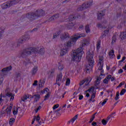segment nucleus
I'll return each mask as SVG.
<instances>
[{
    "label": "nucleus",
    "instance_id": "338daca9",
    "mask_svg": "<svg viewBox=\"0 0 126 126\" xmlns=\"http://www.w3.org/2000/svg\"><path fill=\"white\" fill-rule=\"evenodd\" d=\"M83 98H84V96L83 95H79V100H82Z\"/></svg>",
    "mask_w": 126,
    "mask_h": 126
},
{
    "label": "nucleus",
    "instance_id": "bb28decb",
    "mask_svg": "<svg viewBox=\"0 0 126 126\" xmlns=\"http://www.w3.org/2000/svg\"><path fill=\"white\" fill-rule=\"evenodd\" d=\"M101 80H102V78L101 77H97L96 81L94 82V86H98L100 84Z\"/></svg>",
    "mask_w": 126,
    "mask_h": 126
},
{
    "label": "nucleus",
    "instance_id": "864d4df0",
    "mask_svg": "<svg viewBox=\"0 0 126 126\" xmlns=\"http://www.w3.org/2000/svg\"><path fill=\"white\" fill-rule=\"evenodd\" d=\"M32 86H38V81L35 80L32 84Z\"/></svg>",
    "mask_w": 126,
    "mask_h": 126
},
{
    "label": "nucleus",
    "instance_id": "c03bdc74",
    "mask_svg": "<svg viewBox=\"0 0 126 126\" xmlns=\"http://www.w3.org/2000/svg\"><path fill=\"white\" fill-rule=\"evenodd\" d=\"M97 27H98V28H104L105 29H106V28H107V27H105L102 25V24H100V23H98L97 25Z\"/></svg>",
    "mask_w": 126,
    "mask_h": 126
},
{
    "label": "nucleus",
    "instance_id": "6e6552de",
    "mask_svg": "<svg viewBox=\"0 0 126 126\" xmlns=\"http://www.w3.org/2000/svg\"><path fill=\"white\" fill-rule=\"evenodd\" d=\"M8 90H9V88H7L5 91L6 96L8 97V98H10V101L12 102V101L14 100V96H15V94L10 93V92H9Z\"/></svg>",
    "mask_w": 126,
    "mask_h": 126
},
{
    "label": "nucleus",
    "instance_id": "79ce46f5",
    "mask_svg": "<svg viewBox=\"0 0 126 126\" xmlns=\"http://www.w3.org/2000/svg\"><path fill=\"white\" fill-rule=\"evenodd\" d=\"M50 96H51V93H48V94H47L44 96V101L48 100Z\"/></svg>",
    "mask_w": 126,
    "mask_h": 126
},
{
    "label": "nucleus",
    "instance_id": "a211bd4d",
    "mask_svg": "<svg viewBox=\"0 0 126 126\" xmlns=\"http://www.w3.org/2000/svg\"><path fill=\"white\" fill-rule=\"evenodd\" d=\"M12 69V67L11 66V65H10L7 67H5V68H3L1 71L0 70V73L1 72H3V73L7 72V71H10V70H11V69ZM0 75H1L0 74Z\"/></svg>",
    "mask_w": 126,
    "mask_h": 126
},
{
    "label": "nucleus",
    "instance_id": "473e14b6",
    "mask_svg": "<svg viewBox=\"0 0 126 126\" xmlns=\"http://www.w3.org/2000/svg\"><path fill=\"white\" fill-rule=\"evenodd\" d=\"M41 93L42 94H48V93H50V90L48 88H45L43 91H41Z\"/></svg>",
    "mask_w": 126,
    "mask_h": 126
},
{
    "label": "nucleus",
    "instance_id": "4468645a",
    "mask_svg": "<svg viewBox=\"0 0 126 126\" xmlns=\"http://www.w3.org/2000/svg\"><path fill=\"white\" fill-rule=\"evenodd\" d=\"M78 118V114H77L67 122V125H70V124H71L72 125H73L74 122L76 121V120H77Z\"/></svg>",
    "mask_w": 126,
    "mask_h": 126
},
{
    "label": "nucleus",
    "instance_id": "a19ab883",
    "mask_svg": "<svg viewBox=\"0 0 126 126\" xmlns=\"http://www.w3.org/2000/svg\"><path fill=\"white\" fill-rule=\"evenodd\" d=\"M122 8H120L118 9V12H119V13H117V18H119V17H121V16L122 15Z\"/></svg>",
    "mask_w": 126,
    "mask_h": 126
},
{
    "label": "nucleus",
    "instance_id": "0e129e2a",
    "mask_svg": "<svg viewBox=\"0 0 126 126\" xmlns=\"http://www.w3.org/2000/svg\"><path fill=\"white\" fill-rule=\"evenodd\" d=\"M2 82H3V77H1L0 78V85H1Z\"/></svg>",
    "mask_w": 126,
    "mask_h": 126
},
{
    "label": "nucleus",
    "instance_id": "e2e57ef3",
    "mask_svg": "<svg viewBox=\"0 0 126 126\" xmlns=\"http://www.w3.org/2000/svg\"><path fill=\"white\" fill-rule=\"evenodd\" d=\"M88 90L89 93H91V92H93V90H94V89L93 88H90Z\"/></svg>",
    "mask_w": 126,
    "mask_h": 126
},
{
    "label": "nucleus",
    "instance_id": "4be33fe9",
    "mask_svg": "<svg viewBox=\"0 0 126 126\" xmlns=\"http://www.w3.org/2000/svg\"><path fill=\"white\" fill-rule=\"evenodd\" d=\"M37 71H38V66H34L31 71V73L32 74V76H34V75H35L36 73H37Z\"/></svg>",
    "mask_w": 126,
    "mask_h": 126
},
{
    "label": "nucleus",
    "instance_id": "5701e85b",
    "mask_svg": "<svg viewBox=\"0 0 126 126\" xmlns=\"http://www.w3.org/2000/svg\"><path fill=\"white\" fill-rule=\"evenodd\" d=\"M40 119L41 118H40V116L39 115H37V116H34L32 120V125H33L34 123H35V121L37 123H39V121H40Z\"/></svg>",
    "mask_w": 126,
    "mask_h": 126
},
{
    "label": "nucleus",
    "instance_id": "052dcab7",
    "mask_svg": "<svg viewBox=\"0 0 126 126\" xmlns=\"http://www.w3.org/2000/svg\"><path fill=\"white\" fill-rule=\"evenodd\" d=\"M95 97H96V94L94 93H93L91 96L92 99H94Z\"/></svg>",
    "mask_w": 126,
    "mask_h": 126
},
{
    "label": "nucleus",
    "instance_id": "ddd939ff",
    "mask_svg": "<svg viewBox=\"0 0 126 126\" xmlns=\"http://www.w3.org/2000/svg\"><path fill=\"white\" fill-rule=\"evenodd\" d=\"M12 109V107L11 106H9L8 107L5 111H2L1 112V115H4L5 113L7 114V117H10V115L11 114V109Z\"/></svg>",
    "mask_w": 126,
    "mask_h": 126
},
{
    "label": "nucleus",
    "instance_id": "774afa93",
    "mask_svg": "<svg viewBox=\"0 0 126 126\" xmlns=\"http://www.w3.org/2000/svg\"><path fill=\"white\" fill-rule=\"evenodd\" d=\"M92 126H97V123L95 122H93L92 123Z\"/></svg>",
    "mask_w": 126,
    "mask_h": 126
},
{
    "label": "nucleus",
    "instance_id": "c85d7f7f",
    "mask_svg": "<svg viewBox=\"0 0 126 126\" xmlns=\"http://www.w3.org/2000/svg\"><path fill=\"white\" fill-rule=\"evenodd\" d=\"M101 48V40H98L96 42V51L99 52Z\"/></svg>",
    "mask_w": 126,
    "mask_h": 126
},
{
    "label": "nucleus",
    "instance_id": "7ed1b4c3",
    "mask_svg": "<svg viewBox=\"0 0 126 126\" xmlns=\"http://www.w3.org/2000/svg\"><path fill=\"white\" fill-rule=\"evenodd\" d=\"M83 55V50L82 48H79L76 50H74L71 55L72 62H78L79 63L81 61V58Z\"/></svg>",
    "mask_w": 126,
    "mask_h": 126
},
{
    "label": "nucleus",
    "instance_id": "f704fd0d",
    "mask_svg": "<svg viewBox=\"0 0 126 126\" xmlns=\"http://www.w3.org/2000/svg\"><path fill=\"white\" fill-rule=\"evenodd\" d=\"M61 33H62V31H59V32H56L53 35V39H56V38H58L60 35H61Z\"/></svg>",
    "mask_w": 126,
    "mask_h": 126
},
{
    "label": "nucleus",
    "instance_id": "680f3d73",
    "mask_svg": "<svg viewBox=\"0 0 126 126\" xmlns=\"http://www.w3.org/2000/svg\"><path fill=\"white\" fill-rule=\"evenodd\" d=\"M17 113H18V110L17 109L13 111V114L14 116H15V115H17Z\"/></svg>",
    "mask_w": 126,
    "mask_h": 126
},
{
    "label": "nucleus",
    "instance_id": "f8f14e48",
    "mask_svg": "<svg viewBox=\"0 0 126 126\" xmlns=\"http://www.w3.org/2000/svg\"><path fill=\"white\" fill-rule=\"evenodd\" d=\"M103 61H104V57L99 56L98 63V69L101 70L103 67V64H102L103 63Z\"/></svg>",
    "mask_w": 126,
    "mask_h": 126
},
{
    "label": "nucleus",
    "instance_id": "9b49d317",
    "mask_svg": "<svg viewBox=\"0 0 126 126\" xmlns=\"http://www.w3.org/2000/svg\"><path fill=\"white\" fill-rule=\"evenodd\" d=\"M30 38V37H29V35H23L22 37H21L19 39L18 43L17 44V47H18L19 44H22V43H23L24 41H27V40H29Z\"/></svg>",
    "mask_w": 126,
    "mask_h": 126
},
{
    "label": "nucleus",
    "instance_id": "49530a36",
    "mask_svg": "<svg viewBox=\"0 0 126 126\" xmlns=\"http://www.w3.org/2000/svg\"><path fill=\"white\" fill-rule=\"evenodd\" d=\"M70 84V79L69 78H67L66 80L65 85L66 86H68Z\"/></svg>",
    "mask_w": 126,
    "mask_h": 126
},
{
    "label": "nucleus",
    "instance_id": "412c9836",
    "mask_svg": "<svg viewBox=\"0 0 126 126\" xmlns=\"http://www.w3.org/2000/svg\"><path fill=\"white\" fill-rule=\"evenodd\" d=\"M68 52V48H66V47H65V48H63L61 49L60 55L61 56H64L66 55V53Z\"/></svg>",
    "mask_w": 126,
    "mask_h": 126
},
{
    "label": "nucleus",
    "instance_id": "5fc2aeb1",
    "mask_svg": "<svg viewBox=\"0 0 126 126\" xmlns=\"http://www.w3.org/2000/svg\"><path fill=\"white\" fill-rule=\"evenodd\" d=\"M59 106H60V105L58 104H56L53 106V110H56V109H58V108H59Z\"/></svg>",
    "mask_w": 126,
    "mask_h": 126
},
{
    "label": "nucleus",
    "instance_id": "7c9ffc66",
    "mask_svg": "<svg viewBox=\"0 0 126 126\" xmlns=\"http://www.w3.org/2000/svg\"><path fill=\"white\" fill-rule=\"evenodd\" d=\"M33 97H34L35 102H38V101H39V99H41V95L39 94H35L33 95Z\"/></svg>",
    "mask_w": 126,
    "mask_h": 126
},
{
    "label": "nucleus",
    "instance_id": "c9c22d12",
    "mask_svg": "<svg viewBox=\"0 0 126 126\" xmlns=\"http://www.w3.org/2000/svg\"><path fill=\"white\" fill-rule=\"evenodd\" d=\"M88 45H89V41L88 40L85 39L82 41V47H85V46H88Z\"/></svg>",
    "mask_w": 126,
    "mask_h": 126
},
{
    "label": "nucleus",
    "instance_id": "0eeeda50",
    "mask_svg": "<svg viewBox=\"0 0 126 126\" xmlns=\"http://www.w3.org/2000/svg\"><path fill=\"white\" fill-rule=\"evenodd\" d=\"M76 41V39L75 37L71 38L70 40L68 41L64 44V48H66L68 50L72 46L75 45Z\"/></svg>",
    "mask_w": 126,
    "mask_h": 126
},
{
    "label": "nucleus",
    "instance_id": "3c124183",
    "mask_svg": "<svg viewBox=\"0 0 126 126\" xmlns=\"http://www.w3.org/2000/svg\"><path fill=\"white\" fill-rule=\"evenodd\" d=\"M126 89H123L120 92L121 96H123V95H124L125 94V93H126Z\"/></svg>",
    "mask_w": 126,
    "mask_h": 126
},
{
    "label": "nucleus",
    "instance_id": "13d9d810",
    "mask_svg": "<svg viewBox=\"0 0 126 126\" xmlns=\"http://www.w3.org/2000/svg\"><path fill=\"white\" fill-rule=\"evenodd\" d=\"M39 110H41V106H39L38 108L35 109V113H38Z\"/></svg>",
    "mask_w": 126,
    "mask_h": 126
},
{
    "label": "nucleus",
    "instance_id": "ea45409f",
    "mask_svg": "<svg viewBox=\"0 0 126 126\" xmlns=\"http://www.w3.org/2000/svg\"><path fill=\"white\" fill-rule=\"evenodd\" d=\"M21 76V74L20 73H16V75H15V77H16V79L14 80V81H17L18 80V79H19V77H20Z\"/></svg>",
    "mask_w": 126,
    "mask_h": 126
},
{
    "label": "nucleus",
    "instance_id": "bf43d9fd",
    "mask_svg": "<svg viewBox=\"0 0 126 126\" xmlns=\"http://www.w3.org/2000/svg\"><path fill=\"white\" fill-rule=\"evenodd\" d=\"M37 30H38L37 28H34L32 31L28 32L27 33H29V32L32 33V32H34V31H37Z\"/></svg>",
    "mask_w": 126,
    "mask_h": 126
},
{
    "label": "nucleus",
    "instance_id": "69168bd1",
    "mask_svg": "<svg viewBox=\"0 0 126 126\" xmlns=\"http://www.w3.org/2000/svg\"><path fill=\"white\" fill-rule=\"evenodd\" d=\"M123 72H124V70H123L122 69H120L118 70V73L119 74H121V73H123Z\"/></svg>",
    "mask_w": 126,
    "mask_h": 126
},
{
    "label": "nucleus",
    "instance_id": "72a5a7b5",
    "mask_svg": "<svg viewBox=\"0 0 126 126\" xmlns=\"http://www.w3.org/2000/svg\"><path fill=\"white\" fill-rule=\"evenodd\" d=\"M14 123H15V119L14 118H11L9 121L10 126H13Z\"/></svg>",
    "mask_w": 126,
    "mask_h": 126
},
{
    "label": "nucleus",
    "instance_id": "8fccbe9b",
    "mask_svg": "<svg viewBox=\"0 0 126 126\" xmlns=\"http://www.w3.org/2000/svg\"><path fill=\"white\" fill-rule=\"evenodd\" d=\"M6 94H5V95H3L1 94L0 95V103H1V101H2V97L3 98H6Z\"/></svg>",
    "mask_w": 126,
    "mask_h": 126
},
{
    "label": "nucleus",
    "instance_id": "aec40b11",
    "mask_svg": "<svg viewBox=\"0 0 126 126\" xmlns=\"http://www.w3.org/2000/svg\"><path fill=\"white\" fill-rule=\"evenodd\" d=\"M119 38H121V40H122V41H124V40H126V31L121 32L120 34L119 35Z\"/></svg>",
    "mask_w": 126,
    "mask_h": 126
},
{
    "label": "nucleus",
    "instance_id": "dca6fc26",
    "mask_svg": "<svg viewBox=\"0 0 126 126\" xmlns=\"http://www.w3.org/2000/svg\"><path fill=\"white\" fill-rule=\"evenodd\" d=\"M56 116L57 111H55V110H54L53 111H51L49 113V118H50L51 120H54V119H55V118H56Z\"/></svg>",
    "mask_w": 126,
    "mask_h": 126
},
{
    "label": "nucleus",
    "instance_id": "603ef678",
    "mask_svg": "<svg viewBox=\"0 0 126 126\" xmlns=\"http://www.w3.org/2000/svg\"><path fill=\"white\" fill-rule=\"evenodd\" d=\"M4 33V30L0 29V39H1V37H2V34Z\"/></svg>",
    "mask_w": 126,
    "mask_h": 126
},
{
    "label": "nucleus",
    "instance_id": "4d7b16f0",
    "mask_svg": "<svg viewBox=\"0 0 126 126\" xmlns=\"http://www.w3.org/2000/svg\"><path fill=\"white\" fill-rule=\"evenodd\" d=\"M83 28H84V26H83V25H81L79 27V31H81V30H83Z\"/></svg>",
    "mask_w": 126,
    "mask_h": 126
},
{
    "label": "nucleus",
    "instance_id": "cd10ccee",
    "mask_svg": "<svg viewBox=\"0 0 126 126\" xmlns=\"http://www.w3.org/2000/svg\"><path fill=\"white\" fill-rule=\"evenodd\" d=\"M59 17H60V14H56L53 16H52V17H51L49 19L48 21H53V20H55V19H57V18H59Z\"/></svg>",
    "mask_w": 126,
    "mask_h": 126
},
{
    "label": "nucleus",
    "instance_id": "de8ad7c7",
    "mask_svg": "<svg viewBox=\"0 0 126 126\" xmlns=\"http://www.w3.org/2000/svg\"><path fill=\"white\" fill-rule=\"evenodd\" d=\"M101 123L102 124L103 126H106V125L108 124V121L105 120V119H103L101 121Z\"/></svg>",
    "mask_w": 126,
    "mask_h": 126
},
{
    "label": "nucleus",
    "instance_id": "4c0bfd02",
    "mask_svg": "<svg viewBox=\"0 0 126 126\" xmlns=\"http://www.w3.org/2000/svg\"><path fill=\"white\" fill-rule=\"evenodd\" d=\"M85 29L86 32L88 34V33H90V28L89 27V25H87L85 27Z\"/></svg>",
    "mask_w": 126,
    "mask_h": 126
},
{
    "label": "nucleus",
    "instance_id": "6e6d98bb",
    "mask_svg": "<svg viewBox=\"0 0 126 126\" xmlns=\"http://www.w3.org/2000/svg\"><path fill=\"white\" fill-rule=\"evenodd\" d=\"M45 123V120H41L40 121H38V123L39 124V126H41L42 124H44Z\"/></svg>",
    "mask_w": 126,
    "mask_h": 126
},
{
    "label": "nucleus",
    "instance_id": "37998d69",
    "mask_svg": "<svg viewBox=\"0 0 126 126\" xmlns=\"http://www.w3.org/2000/svg\"><path fill=\"white\" fill-rule=\"evenodd\" d=\"M119 99H120V92H117L116 93V96L115 97V100L116 101H118V100H119Z\"/></svg>",
    "mask_w": 126,
    "mask_h": 126
},
{
    "label": "nucleus",
    "instance_id": "2f4dec72",
    "mask_svg": "<svg viewBox=\"0 0 126 126\" xmlns=\"http://www.w3.org/2000/svg\"><path fill=\"white\" fill-rule=\"evenodd\" d=\"M114 28V26L110 27V25H109L108 27V30H105L104 32V34L106 35V36H107V35H108V34H109V32H110V29H112V28Z\"/></svg>",
    "mask_w": 126,
    "mask_h": 126
},
{
    "label": "nucleus",
    "instance_id": "a878e982",
    "mask_svg": "<svg viewBox=\"0 0 126 126\" xmlns=\"http://www.w3.org/2000/svg\"><path fill=\"white\" fill-rule=\"evenodd\" d=\"M117 35H118V33L116 32L112 38V41H111V44L114 45L116 42H117Z\"/></svg>",
    "mask_w": 126,
    "mask_h": 126
},
{
    "label": "nucleus",
    "instance_id": "20e7f679",
    "mask_svg": "<svg viewBox=\"0 0 126 126\" xmlns=\"http://www.w3.org/2000/svg\"><path fill=\"white\" fill-rule=\"evenodd\" d=\"M76 17L73 15H71L67 18V21H69L70 22L66 25V27L68 30L72 29V28L74 27V25H75V23H72L71 22V21H73L74 20H76V19H80V18H81V14L80 13L76 14Z\"/></svg>",
    "mask_w": 126,
    "mask_h": 126
},
{
    "label": "nucleus",
    "instance_id": "b1692460",
    "mask_svg": "<svg viewBox=\"0 0 126 126\" xmlns=\"http://www.w3.org/2000/svg\"><path fill=\"white\" fill-rule=\"evenodd\" d=\"M45 82H46L45 80L40 79L39 81V84H38V86L39 88H43V87H44V85Z\"/></svg>",
    "mask_w": 126,
    "mask_h": 126
},
{
    "label": "nucleus",
    "instance_id": "a18cd8bd",
    "mask_svg": "<svg viewBox=\"0 0 126 126\" xmlns=\"http://www.w3.org/2000/svg\"><path fill=\"white\" fill-rule=\"evenodd\" d=\"M55 73V69H51V71H50V75H49V77H53L54 76V74Z\"/></svg>",
    "mask_w": 126,
    "mask_h": 126
},
{
    "label": "nucleus",
    "instance_id": "423d86ee",
    "mask_svg": "<svg viewBox=\"0 0 126 126\" xmlns=\"http://www.w3.org/2000/svg\"><path fill=\"white\" fill-rule=\"evenodd\" d=\"M92 4H93V0L88 1L87 3H84L82 6H80L79 7L77 8V11H82V10H84V9H86L87 8H88V7H90Z\"/></svg>",
    "mask_w": 126,
    "mask_h": 126
},
{
    "label": "nucleus",
    "instance_id": "f03ea898",
    "mask_svg": "<svg viewBox=\"0 0 126 126\" xmlns=\"http://www.w3.org/2000/svg\"><path fill=\"white\" fill-rule=\"evenodd\" d=\"M45 15V11L43 10H37L35 12H32V13H28L25 17H24L23 19H21V20H23L26 19V18H28L32 21V20H35L38 17H40V16H44Z\"/></svg>",
    "mask_w": 126,
    "mask_h": 126
},
{
    "label": "nucleus",
    "instance_id": "2eb2a0df",
    "mask_svg": "<svg viewBox=\"0 0 126 126\" xmlns=\"http://www.w3.org/2000/svg\"><path fill=\"white\" fill-rule=\"evenodd\" d=\"M111 77L112 75H108L103 81L104 84H109V81L111 80Z\"/></svg>",
    "mask_w": 126,
    "mask_h": 126
},
{
    "label": "nucleus",
    "instance_id": "e433bc0d",
    "mask_svg": "<svg viewBox=\"0 0 126 126\" xmlns=\"http://www.w3.org/2000/svg\"><path fill=\"white\" fill-rule=\"evenodd\" d=\"M63 64L62 63V62H59L58 63V69L59 70H63Z\"/></svg>",
    "mask_w": 126,
    "mask_h": 126
},
{
    "label": "nucleus",
    "instance_id": "9d476101",
    "mask_svg": "<svg viewBox=\"0 0 126 126\" xmlns=\"http://www.w3.org/2000/svg\"><path fill=\"white\" fill-rule=\"evenodd\" d=\"M63 80V73L61 72L60 73L57 74V77H56V83L55 84H57L58 86H61V82Z\"/></svg>",
    "mask_w": 126,
    "mask_h": 126
},
{
    "label": "nucleus",
    "instance_id": "1a4fd4ad",
    "mask_svg": "<svg viewBox=\"0 0 126 126\" xmlns=\"http://www.w3.org/2000/svg\"><path fill=\"white\" fill-rule=\"evenodd\" d=\"M92 81V78H91V77H88V78H86V79L81 81L79 83V85L80 86H82V85H83L85 82L87 85H88V84H89V83H90Z\"/></svg>",
    "mask_w": 126,
    "mask_h": 126
},
{
    "label": "nucleus",
    "instance_id": "6ab92c4d",
    "mask_svg": "<svg viewBox=\"0 0 126 126\" xmlns=\"http://www.w3.org/2000/svg\"><path fill=\"white\" fill-rule=\"evenodd\" d=\"M106 12V9H104L101 11V13H99L97 14V19L98 20H101L103 18V16L105 15V13Z\"/></svg>",
    "mask_w": 126,
    "mask_h": 126
},
{
    "label": "nucleus",
    "instance_id": "c756f323",
    "mask_svg": "<svg viewBox=\"0 0 126 126\" xmlns=\"http://www.w3.org/2000/svg\"><path fill=\"white\" fill-rule=\"evenodd\" d=\"M30 96H31L30 94H25L22 97V100H23V102H25L27 99H29L30 98Z\"/></svg>",
    "mask_w": 126,
    "mask_h": 126
},
{
    "label": "nucleus",
    "instance_id": "393cba45",
    "mask_svg": "<svg viewBox=\"0 0 126 126\" xmlns=\"http://www.w3.org/2000/svg\"><path fill=\"white\" fill-rule=\"evenodd\" d=\"M108 56L110 57V59H114L116 57L115 55V51L114 50H111L108 53Z\"/></svg>",
    "mask_w": 126,
    "mask_h": 126
},
{
    "label": "nucleus",
    "instance_id": "39448f33",
    "mask_svg": "<svg viewBox=\"0 0 126 126\" xmlns=\"http://www.w3.org/2000/svg\"><path fill=\"white\" fill-rule=\"evenodd\" d=\"M94 57V55L93 54H90L87 56V59L88 60L89 64L86 66V70L88 73V72L90 73L93 68L94 63H95L94 58H93Z\"/></svg>",
    "mask_w": 126,
    "mask_h": 126
},
{
    "label": "nucleus",
    "instance_id": "09e8293b",
    "mask_svg": "<svg viewBox=\"0 0 126 126\" xmlns=\"http://www.w3.org/2000/svg\"><path fill=\"white\" fill-rule=\"evenodd\" d=\"M99 70H101L100 72V75H99V77H101V76H105V74L104 73V70L103 69V68L101 69H98Z\"/></svg>",
    "mask_w": 126,
    "mask_h": 126
},
{
    "label": "nucleus",
    "instance_id": "f257e3e1",
    "mask_svg": "<svg viewBox=\"0 0 126 126\" xmlns=\"http://www.w3.org/2000/svg\"><path fill=\"white\" fill-rule=\"evenodd\" d=\"M38 49L34 47L25 48L21 53L20 58H27L32 54H39V55H43L45 53V49L40 48L39 50Z\"/></svg>",
    "mask_w": 126,
    "mask_h": 126
},
{
    "label": "nucleus",
    "instance_id": "58836bf2",
    "mask_svg": "<svg viewBox=\"0 0 126 126\" xmlns=\"http://www.w3.org/2000/svg\"><path fill=\"white\" fill-rule=\"evenodd\" d=\"M86 34L85 33H81L79 34V36H76L74 38H75L76 40L77 41V40H78L79 38H81L82 37H86Z\"/></svg>",
    "mask_w": 126,
    "mask_h": 126
},
{
    "label": "nucleus",
    "instance_id": "f3484780",
    "mask_svg": "<svg viewBox=\"0 0 126 126\" xmlns=\"http://www.w3.org/2000/svg\"><path fill=\"white\" fill-rule=\"evenodd\" d=\"M69 38V34L67 32H64L60 35V38L61 40H65V39H67Z\"/></svg>",
    "mask_w": 126,
    "mask_h": 126
}]
</instances>
